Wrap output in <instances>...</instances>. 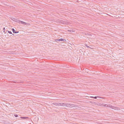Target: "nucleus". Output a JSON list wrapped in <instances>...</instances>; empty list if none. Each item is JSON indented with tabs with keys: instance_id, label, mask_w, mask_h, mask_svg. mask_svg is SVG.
Wrapping results in <instances>:
<instances>
[{
	"instance_id": "23",
	"label": "nucleus",
	"mask_w": 124,
	"mask_h": 124,
	"mask_svg": "<svg viewBox=\"0 0 124 124\" xmlns=\"http://www.w3.org/2000/svg\"><path fill=\"white\" fill-rule=\"evenodd\" d=\"M12 34V35H10L11 36H12L13 35L14 36V34H13L12 33V34Z\"/></svg>"
},
{
	"instance_id": "17",
	"label": "nucleus",
	"mask_w": 124,
	"mask_h": 124,
	"mask_svg": "<svg viewBox=\"0 0 124 124\" xmlns=\"http://www.w3.org/2000/svg\"><path fill=\"white\" fill-rule=\"evenodd\" d=\"M11 123H10L9 122H6V124H10Z\"/></svg>"
},
{
	"instance_id": "16",
	"label": "nucleus",
	"mask_w": 124,
	"mask_h": 124,
	"mask_svg": "<svg viewBox=\"0 0 124 124\" xmlns=\"http://www.w3.org/2000/svg\"><path fill=\"white\" fill-rule=\"evenodd\" d=\"M118 108L117 107H114V109H115L118 110Z\"/></svg>"
},
{
	"instance_id": "13",
	"label": "nucleus",
	"mask_w": 124,
	"mask_h": 124,
	"mask_svg": "<svg viewBox=\"0 0 124 124\" xmlns=\"http://www.w3.org/2000/svg\"><path fill=\"white\" fill-rule=\"evenodd\" d=\"M97 105H102V103H97Z\"/></svg>"
},
{
	"instance_id": "22",
	"label": "nucleus",
	"mask_w": 124,
	"mask_h": 124,
	"mask_svg": "<svg viewBox=\"0 0 124 124\" xmlns=\"http://www.w3.org/2000/svg\"><path fill=\"white\" fill-rule=\"evenodd\" d=\"M7 31V30H6V31ZM7 31H6V32H5V30H4L3 32H4V33H6Z\"/></svg>"
},
{
	"instance_id": "9",
	"label": "nucleus",
	"mask_w": 124,
	"mask_h": 124,
	"mask_svg": "<svg viewBox=\"0 0 124 124\" xmlns=\"http://www.w3.org/2000/svg\"><path fill=\"white\" fill-rule=\"evenodd\" d=\"M20 118L23 119H26V118H29V117H21Z\"/></svg>"
},
{
	"instance_id": "25",
	"label": "nucleus",
	"mask_w": 124,
	"mask_h": 124,
	"mask_svg": "<svg viewBox=\"0 0 124 124\" xmlns=\"http://www.w3.org/2000/svg\"><path fill=\"white\" fill-rule=\"evenodd\" d=\"M93 97H93V96H90V97H91V98H93Z\"/></svg>"
},
{
	"instance_id": "24",
	"label": "nucleus",
	"mask_w": 124,
	"mask_h": 124,
	"mask_svg": "<svg viewBox=\"0 0 124 124\" xmlns=\"http://www.w3.org/2000/svg\"><path fill=\"white\" fill-rule=\"evenodd\" d=\"M5 27L3 28V30H5Z\"/></svg>"
},
{
	"instance_id": "8",
	"label": "nucleus",
	"mask_w": 124,
	"mask_h": 124,
	"mask_svg": "<svg viewBox=\"0 0 124 124\" xmlns=\"http://www.w3.org/2000/svg\"><path fill=\"white\" fill-rule=\"evenodd\" d=\"M90 102L92 103L93 104H95V105L97 104V103L96 102H91V101H90Z\"/></svg>"
},
{
	"instance_id": "19",
	"label": "nucleus",
	"mask_w": 124,
	"mask_h": 124,
	"mask_svg": "<svg viewBox=\"0 0 124 124\" xmlns=\"http://www.w3.org/2000/svg\"><path fill=\"white\" fill-rule=\"evenodd\" d=\"M60 39H55V40L56 41L57 40L58 41H60Z\"/></svg>"
},
{
	"instance_id": "12",
	"label": "nucleus",
	"mask_w": 124,
	"mask_h": 124,
	"mask_svg": "<svg viewBox=\"0 0 124 124\" xmlns=\"http://www.w3.org/2000/svg\"><path fill=\"white\" fill-rule=\"evenodd\" d=\"M97 98H101L99 96H95L93 98H94V99H96Z\"/></svg>"
},
{
	"instance_id": "14",
	"label": "nucleus",
	"mask_w": 124,
	"mask_h": 124,
	"mask_svg": "<svg viewBox=\"0 0 124 124\" xmlns=\"http://www.w3.org/2000/svg\"><path fill=\"white\" fill-rule=\"evenodd\" d=\"M7 31L8 32V33H9L10 34H12V32L11 31Z\"/></svg>"
},
{
	"instance_id": "4",
	"label": "nucleus",
	"mask_w": 124,
	"mask_h": 124,
	"mask_svg": "<svg viewBox=\"0 0 124 124\" xmlns=\"http://www.w3.org/2000/svg\"><path fill=\"white\" fill-rule=\"evenodd\" d=\"M85 35H89V36H92V35H91L90 33H85Z\"/></svg>"
},
{
	"instance_id": "21",
	"label": "nucleus",
	"mask_w": 124,
	"mask_h": 124,
	"mask_svg": "<svg viewBox=\"0 0 124 124\" xmlns=\"http://www.w3.org/2000/svg\"><path fill=\"white\" fill-rule=\"evenodd\" d=\"M19 31H16L15 33H19Z\"/></svg>"
},
{
	"instance_id": "10",
	"label": "nucleus",
	"mask_w": 124,
	"mask_h": 124,
	"mask_svg": "<svg viewBox=\"0 0 124 124\" xmlns=\"http://www.w3.org/2000/svg\"><path fill=\"white\" fill-rule=\"evenodd\" d=\"M16 22L18 23H21V21L17 19V21H16Z\"/></svg>"
},
{
	"instance_id": "6",
	"label": "nucleus",
	"mask_w": 124,
	"mask_h": 124,
	"mask_svg": "<svg viewBox=\"0 0 124 124\" xmlns=\"http://www.w3.org/2000/svg\"><path fill=\"white\" fill-rule=\"evenodd\" d=\"M11 30L12 31L13 33H15L16 31L15 30V29L14 28H12Z\"/></svg>"
},
{
	"instance_id": "7",
	"label": "nucleus",
	"mask_w": 124,
	"mask_h": 124,
	"mask_svg": "<svg viewBox=\"0 0 124 124\" xmlns=\"http://www.w3.org/2000/svg\"><path fill=\"white\" fill-rule=\"evenodd\" d=\"M60 41H66V40L65 39H63L61 38L60 39Z\"/></svg>"
},
{
	"instance_id": "27",
	"label": "nucleus",
	"mask_w": 124,
	"mask_h": 124,
	"mask_svg": "<svg viewBox=\"0 0 124 124\" xmlns=\"http://www.w3.org/2000/svg\"><path fill=\"white\" fill-rule=\"evenodd\" d=\"M97 100H98L99 99V98H98V99H97Z\"/></svg>"
},
{
	"instance_id": "18",
	"label": "nucleus",
	"mask_w": 124,
	"mask_h": 124,
	"mask_svg": "<svg viewBox=\"0 0 124 124\" xmlns=\"http://www.w3.org/2000/svg\"><path fill=\"white\" fill-rule=\"evenodd\" d=\"M14 116L16 117H17L18 116L17 114H14Z\"/></svg>"
},
{
	"instance_id": "5",
	"label": "nucleus",
	"mask_w": 124,
	"mask_h": 124,
	"mask_svg": "<svg viewBox=\"0 0 124 124\" xmlns=\"http://www.w3.org/2000/svg\"><path fill=\"white\" fill-rule=\"evenodd\" d=\"M21 23L22 24H24L25 25H26L27 24V23H25L23 21H21Z\"/></svg>"
},
{
	"instance_id": "2",
	"label": "nucleus",
	"mask_w": 124,
	"mask_h": 124,
	"mask_svg": "<svg viewBox=\"0 0 124 124\" xmlns=\"http://www.w3.org/2000/svg\"><path fill=\"white\" fill-rule=\"evenodd\" d=\"M64 105L65 106L69 107H71V106L72 105V104H71L69 103H64Z\"/></svg>"
},
{
	"instance_id": "11",
	"label": "nucleus",
	"mask_w": 124,
	"mask_h": 124,
	"mask_svg": "<svg viewBox=\"0 0 124 124\" xmlns=\"http://www.w3.org/2000/svg\"><path fill=\"white\" fill-rule=\"evenodd\" d=\"M68 32H73L74 31H73V30H68Z\"/></svg>"
},
{
	"instance_id": "20",
	"label": "nucleus",
	"mask_w": 124,
	"mask_h": 124,
	"mask_svg": "<svg viewBox=\"0 0 124 124\" xmlns=\"http://www.w3.org/2000/svg\"><path fill=\"white\" fill-rule=\"evenodd\" d=\"M108 105L107 104H105V105H104L103 106L105 107H107L108 106Z\"/></svg>"
},
{
	"instance_id": "15",
	"label": "nucleus",
	"mask_w": 124,
	"mask_h": 124,
	"mask_svg": "<svg viewBox=\"0 0 124 124\" xmlns=\"http://www.w3.org/2000/svg\"><path fill=\"white\" fill-rule=\"evenodd\" d=\"M110 107H111V108H112V109L114 108V107L113 106H110Z\"/></svg>"
},
{
	"instance_id": "3",
	"label": "nucleus",
	"mask_w": 124,
	"mask_h": 124,
	"mask_svg": "<svg viewBox=\"0 0 124 124\" xmlns=\"http://www.w3.org/2000/svg\"><path fill=\"white\" fill-rule=\"evenodd\" d=\"M11 19L13 21L16 22V21H17V19H16L14 18H11Z\"/></svg>"
},
{
	"instance_id": "1",
	"label": "nucleus",
	"mask_w": 124,
	"mask_h": 124,
	"mask_svg": "<svg viewBox=\"0 0 124 124\" xmlns=\"http://www.w3.org/2000/svg\"><path fill=\"white\" fill-rule=\"evenodd\" d=\"M53 104L55 105V106H63V105L64 104V103H53Z\"/></svg>"
},
{
	"instance_id": "26",
	"label": "nucleus",
	"mask_w": 124,
	"mask_h": 124,
	"mask_svg": "<svg viewBox=\"0 0 124 124\" xmlns=\"http://www.w3.org/2000/svg\"><path fill=\"white\" fill-rule=\"evenodd\" d=\"M87 47H89V48H91L90 47V46H87Z\"/></svg>"
},
{
	"instance_id": "28",
	"label": "nucleus",
	"mask_w": 124,
	"mask_h": 124,
	"mask_svg": "<svg viewBox=\"0 0 124 124\" xmlns=\"http://www.w3.org/2000/svg\"><path fill=\"white\" fill-rule=\"evenodd\" d=\"M97 100H98L99 99V98H98V99H97Z\"/></svg>"
}]
</instances>
